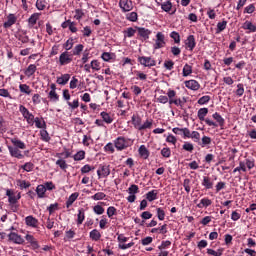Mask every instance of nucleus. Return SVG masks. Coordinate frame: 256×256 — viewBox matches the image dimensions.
I'll list each match as a JSON object with an SVG mask.
<instances>
[{
  "label": "nucleus",
  "mask_w": 256,
  "mask_h": 256,
  "mask_svg": "<svg viewBox=\"0 0 256 256\" xmlns=\"http://www.w3.org/2000/svg\"><path fill=\"white\" fill-rule=\"evenodd\" d=\"M114 146L116 147L117 151H124L129 147V140L125 139L123 136H119L114 140Z\"/></svg>",
  "instance_id": "obj_4"
},
{
  "label": "nucleus",
  "mask_w": 256,
  "mask_h": 256,
  "mask_svg": "<svg viewBox=\"0 0 256 256\" xmlns=\"http://www.w3.org/2000/svg\"><path fill=\"white\" fill-rule=\"evenodd\" d=\"M207 253H208V255L221 256V255H223V249H218L217 251H215L211 248H208Z\"/></svg>",
  "instance_id": "obj_55"
},
{
  "label": "nucleus",
  "mask_w": 256,
  "mask_h": 256,
  "mask_svg": "<svg viewBox=\"0 0 256 256\" xmlns=\"http://www.w3.org/2000/svg\"><path fill=\"white\" fill-rule=\"evenodd\" d=\"M185 86L187 87V89H191L192 91H199V88L201 87L199 82H197L196 80L185 81Z\"/></svg>",
  "instance_id": "obj_16"
},
{
  "label": "nucleus",
  "mask_w": 256,
  "mask_h": 256,
  "mask_svg": "<svg viewBox=\"0 0 256 256\" xmlns=\"http://www.w3.org/2000/svg\"><path fill=\"white\" fill-rule=\"evenodd\" d=\"M161 9L163 11H165L166 13H169V11H171V9H173V4L171 3V1L168 0L164 3H162Z\"/></svg>",
  "instance_id": "obj_39"
},
{
  "label": "nucleus",
  "mask_w": 256,
  "mask_h": 256,
  "mask_svg": "<svg viewBox=\"0 0 256 256\" xmlns=\"http://www.w3.org/2000/svg\"><path fill=\"white\" fill-rule=\"evenodd\" d=\"M212 117H213V119H215V121H217L218 122V126L219 127H223L224 125H225V119L221 116V114H219V113H214L213 115H212Z\"/></svg>",
  "instance_id": "obj_29"
},
{
  "label": "nucleus",
  "mask_w": 256,
  "mask_h": 256,
  "mask_svg": "<svg viewBox=\"0 0 256 256\" xmlns=\"http://www.w3.org/2000/svg\"><path fill=\"white\" fill-rule=\"evenodd\" d=\"M185 45L188 47L189 51H193L195 49V45H197L195 42V36L189 35L186 39Z\"/></svg>",
  "instance_id": "obj_17"
},
{
  "label": "nucleus",
  "mask_w": 256,
  "mask_h": 256,
  "mask_svg": "<svg viewBox=\"0 0 256 256\" xmlns=\"http://www.w3.org/2000/svg\"><path fill=\"white\" fill-rule=\"evenodd\" d=\"M98 179H105L111 175V168L107 164H101L97 170Z\"/></svg>",
  "instance_id": "obj_5"
},
{
  "label": "nucleus",
  "mask_w": 256,
  "mask_h": 256,
  "mask_svg": "<svg viewBox=\"0 0 256 256\" xmlns=\"http://www.w3.org/2000/svg\"><path fill=\"white\" fill-rule=\"evenodd\" d=\"M183 100H181V98H174L173 100H169V105H176V107L183 108V105L187 103V100H185V98H183Z\"/></svg>",
  "instance_id": "obj_26"
},
{
  "label": "nucleus",
  "mask_w": 256,
  "mask_h": 256,
  "mask_svg": "<svg viewBox=\"0 0 256 256\" xmlns=\"http://www.w3.org/2000/svg\"><path fill=\"white\" fill-rule=\"evenodd\" d=\"M81 173L82 175H85V173H90V171H95V167L94 166H91L89 164H86L84 165L82 168H81Z\"/></svg>",
  "instance_id": "obj_50"
},
{
  "label": "nucleus",
  "mask_w": 256,
  "mask_h": 256,
  "mask_svg": "<svg viewBox=\"0 0 256 256\" xmlns=\"http://www.w3.org/2000/svg\"><path fill=\"white\" fill-rule=\"evenodd\" d=\"M19 149L20 148H17L15 146H8L11 157H14L15 159H24L25 155H23V153Z\"/></svg>",
  "instance_id": "obj_11"
},
{
  "label": "nucleus",
  "mask_w": 256,
  "mask_h": 256,
  "mask_svg": "<svg viewBox=\"0 0 256 256\" xmlns=\"http://www.w3.org/2000/svg\"><path fill=\"white\" fill-rule=\"evenodd\" d=\"M72 61L73 57L71 56V54H69V52L65 51L60 54L59 65H61V67L69 65V63H71Z\"/></svg>",
  "instance_id": "obj_8"
},
{
  "label": "nucleus",
  "mask_w": 256,
  "mask_h": 256,
  "mask_svg": "<svg viewBox=\"0 0 256 256\" xmlns=\"http://www.w3.org/2000/svg\"><path fill=\"white\" fill-rule=\"evenodd\" d=\"M135 33H137V30H135L133 27H129L124 31L125 37H135Z\"/></svg>",
  "instance_id": "obj_46"
},
{
  "label": "nucleus",
  "mask_w": 256,
  "mask_h": 256,
  "mask_svg": "<svg viewBox=\"0 0 256 256\" xmlns=\"http://www.w3.org/2000/svg\"><path fill=\"white\" fill-rule=\"evenodd\" d=\"M35 71H37V66L35 64H30L24 73L26 77H32V75H35Z\"/></svg>",
  "instance_id": "obj_28"
},
{
  "label": "nucleus",
  "mask_w": 256,
  "mask_h": 256,
  "mask_svg": "<svg viewBox=\"0 0 256 256\" xmlns=\"http://www.w3.org/2000/svg\"><path fill=\"white\" fill-rule=\"evenodd\" d=\"M11 143L13 144V147H16L18 149H27L25 142H23L17 138H12Z\"/></svg>",
  "instance_id": "obj_24"
},
{
  "label": "nucleus",
  "mask_w": 256,
  "mask_h": 256,
  "mask_svg": "<svg viewBox=\"0 0 256 256\" xmlns=\"http://www.w3.org/2000/svg\"><path fill=\"white\" fill-rule=\"evenodd\" d=\"M20 93H25V95H31V87L27 84H20L19 85Z\"/></svg>",
  "instance_id": "obj_34"
},
{
  "label": "nucleus",
  "mask_w": 256,
  "mask_h": 256,
  "mask_svg": "<svg viewBox=\"0 0 256 256\" xmlns=\"http://www.w3.org/2000/svg\"><path fill=\"white\" fill-rule=\"evenodd\" d=\"M138 31V36L144 39V41H147L149 39V36L151 35V30L143 27H136Z\"/></svg>",
  "instance_id": "obj_15"
},
{
  "label": "nucleus",
  "mask_w": 256,
  "mask_h": 256,
  "mask_svg": "<svg viewBox=\"0 0 256 256\" xmlns=\"http://www.w3.org/2000/svg\"><path fill=\"white\" fill-rule=\"evenodd\" d=\"M19 111L20 113H22L24 119H26L28 125H33L35 123V116L33 115V113L29 112V109H27L23 105H20Z\"/></svg>",
  "instance_id": "obj_3"
},
{
  "label": "nucleus",
  "mask_w": 256,
  "mask_h": 256,
  "mask_svg": "<svg viewBox=\"0 0 256 256\" xmlns=\"http://www.w3.org/2000/svg\"><path fill=\"white\" fill-rule=\"evenodd\" d=\"M213 180H211V177L204 176L202 180V187L205 189H213Z\"/></svg>",
  "instance_id": "obj_21"
},
{
  "label": "nucleus",
  "mask_w": 256,
  "mask_h": 256,
  "mask_svg": "<svg viewBox=\"0 0 256 256\" xmlns=\"http://www.w3.org/2000/svg\"><path fill=\"white\" fill-rule=\"evenodd\" d=\"M56 165H58V167H60V169H62L63 171H65L67 167H69V165H67V162L63 159L57 160Z\"/></svg>",
  "instance_id": "obj_58"
},
{
  "label": "nucleus",
  "mask_w": 256,
  "mask_h": 256,
  "mask_svg": "<svg viewBox=\"0 0 256 256\" xmlns=\"http://www.w3.org/2000/svg\"><path fill=\"white\" fill-rule=\"evenodd\" d=\"M209 101H211V96H202L198 100V105H205V104L209 103Z\"/></svg>",
  "instance_id": "obj_62"
},
{
  "label": "nucleus",
  "mask_w": 256,
  "mask_h": 256,
  "mask_svg": "<svg viewBox=\"0 0 256 256\" xmlns=\"http://www.w3.org/2000/svg\"><path fill=\"white\" fill-rule=\"evenodd\" d=\"M10 241H12V243H15L16 245H23V243H25V239H23V237H21V235L15 233V232H11L8 235Z\"/></svg>",
  "instance_id": "obj_13"
},
{
  "label": "nucleus",
  "mask_w": 256,
  "mask_h": 256,
  "mask_svg": "<svg viewBox=\"0 0 256 256\" xmlns=\"http://www.w3.org/2000/svg\"><path fill=\"white\" fill-rule=\"evenodd\" d=\"M6 195L8 196V203H18L21 199V193L15 194V191L11 189L6 190Z\"/></svg>",
  "instance_id": "obj_10"
},
{
  "label": "nucleus",
  "mask_w": 256,
  "mask_h": 256,
  "mask_svg": "<svg viewBox=\"0 0 256 256\" xmlns=\"http://www.w3.org/2000/svg\"><path fill=\"white\" fill-rule=\"evenodd\" d=\"M46 128H43L40 131V135H41V139L42 141H45L46 143H48V141H51V137H49V132H47V130H45Z\"/></svg>",
  "instance_id": "obj_42"
},
{
  "label": "nucleus",
  "mask_w": 256,
  "mask_h": 256,
  "mask_svg": "<svg viewBox=\"0 0 256 256\" xmlns=\"http://www.w3.org/2000/svg\"><path fill=\"white\" fill-rule=\"evenodd\" d=\"M182 149H184V151H188L189 153H193V149H195V147L192 143L185 142L182 146Z\"/></svg>",
  "instance_id": "obj_57"
},
{
  "label": "nucleus",
  "mask_w": 256,
  "mask_h": 256,
  "mask_svg": "<svg viewBox=\"0 0 256 256\" xmlns=\"http://www.w3.org/2000/svg\"><path fill=\"white\" fill-rule=\"evenodd\" d=\"M101 59L106 62L112 61L113 59H115V53L103 52L101 55Z\"/></svg>",
  "instance_id": "obj_32"
},
{
  "label": "nucleus",
  "mask_w": 256,
  "mask_h": 256,
  "mask_svg": "<svg viewBox=\"0 0 256 256\" xmlns=\"http://www.w3.org/2000/svg\"><path fill=\"white\" fill-rule=\"evenodd\" d=\"M138 62L140 65H143V67H155V65H157V61H155V59L147 56L138 57Z\"/></svg>",
  "instance_id": "obj_6"
},
{
  "label": "nucleus",
  "mask_w": 256,
  "mask_h": 256,
  "mask_svg": "<svg viewBox=\"0 0 256 256\" xmlns=\"http://www.w3.org/2000/svg\"><path fill=\"white\" fill-rule=\"evenodd\" d=\"M128 193L129 195H137V193H139V186H137L136 184H132L128 188Z\"/></svg>",
  "instance_id": "obj_51"
},
{
  "label": "nucleus",
  "mask_w": 256,
  "mask_h": 256,
  "mask_svg": "<svg viewBox=\"0 0 256 256\" xmlns=\"http://www.w3.org/2000/svg\"><path fill=\"white\" fill-rule=\"evenodd\" d=\"M93 211L96 213V215H103L105 213V208L98 204L93 207Z\"/></svg>",
  "instance_id": "obj_56"
},
{
  "label": "nucleus",
  "mask_w": 256,
  "mask_h": 256,
  "mask_svg": "<svg viewBox=\"0 0 256 256\" xmlns=\"http://www.w3.org/2000/svg\"><path fill=\"white\" fill-rule=\"evenodd\" d=\"M119 7H120V9H122L123 13H129V11H133V1L120 0Z\"/></svg>",
  "instance_id": "obj_9"
},
{
  "label": "nucleus",
  "mask_w": 256,
  "mask_h": 256,
  "mask_svg": "<svg viewBox=\"0 0 256 256\" xmlns=\"http://www.w3.org/2000/svg\"><path fill=\"white\" fill-rule=\"evenodd\" d=\"M210 205H213V201L209 198H202L200 200V203L197 204L198 209H207V207H210Z\"/></svg>",
  "instance_id": "obj_18"
},
{
  "label": "nucleus",
  "mask_w": 256,
  "mask_h": 256,
  "mask_svg": "<svg viewBox=\"0 0 256 256\" xmlns=\"http://www.w3.org/2000/svg\"><path fill=\"white\" fill-rule=\"evenodd\" d=\"M26 225H37V219H35L33 216H28L25 219Z\"/></svg>",
  "instance_id": "obj_64"
},
{
  "label": "nucleus",
  "mask_w": 256,
  "mask_h": 256,
  "mask_svg": "<svg viewBox=\"0 0 256 256\" xmlns=\"http://www.w3.org/2000/svg\"><path fill=\"white\" fill-rule=\"evenodd\" d=\"M142 119L141 116H139L138 114H134L131 118V123L132 125L138 130V131H145V129H151V127H153V120H146L143 124H142Z\"/></svg>",
  "instance_id": "obj_1"
},
{
  "label": "nucleus",
  "mask_w": 256,
  "mask_h": 256,
  "mask_svg": "<svg viewBox=\"0 0 256 256\" xmlns=\"http://www.w3.org/2000/svg\"><path fill=\"white\" fill-rule=\"evenodd\" d=\"M39 17H41L40 13L32 14L28 19L29 27H35V25H37V21H39Z\"/></svg>",
  "instance_id": "obj_20"
},
{
  "label": "nucleus",
  "mask_w": 256,
  "mask_h": 256,
  "mask_svg": "<svg viewBox=\"0 0 256 256\" xmlns=\"http://www.w3.org/2000/svg\"><path fill=\"white\" fill-rule=\"evenodd\" d=\"M211 143V137L209 136H203L201 141H200V147H207Z\"/></svg>",
  "instance_id": "obj_49"
},
{
  "label": "nucleus",
  "mask_w": 256,
  "mask_h": 256,
  "mask_svg": "<svg viewBox=\"0 0 256 256\" xmlns=\"http://www.w3.org/2000/svg\"><path fill=\"white\" fill-rule=\"evenodd\" d=\"M73 45H74V40L73 38H69L66 43L63 44L64 49L68 52L71 51V49H73Z\"/></svg>",
  "instance_id": "obj_45"
},
{
  "label": "nucleus",
  "mask_w": 256,
  "mask_h": 256,
  "mask_svg": "<svg viewBox=\"0 0 256 256\" xmlns=\"http://www.w3.org/2000/svg\"><path fill=\"white\" fill-rule=\"evenodd\" d=\"M165 45H167V42H165V34H163L162 32H158L156 34V41L154 44V49H163V47H165Z\"/></svg>",
  "instance_id": "obj_7"
},
{
  "label": "nucleus",
  "mask_w": 256,
  "mask_h": 256,
  "mask_svg": "<svg viewBox=\"0 0 256 256\" xmlns=\"http://www.w3.org/2000/svg\"><path fill=\"white\" fill-rule=\"evenodd\" d=\"M243 29H248V31L255 33L256 26L252 22L246 21L243 25Z\"/></svg>",
  "instance_id": "obj_44"
},
{
  "label": "nucleus",
  "mask_w": 256,
  "mask_h": 256,
  "mask_svg": "<svg viewBox=\"0 0 256 256\" xmlns=\"http://www.w3.org/2000/svg\"><path fill=\"white\" fill-rule=\"evenodd\" d=\"M162 157H165L166 159H169L171 157V149L170 148H163L161 150Z\"/></svg>",
  "instance_id": "obj_63"
},
{
  "label": "nucleus",
  "mask_w": 256,
  "mask_h": 256,
  "mask_svg": "<svg viewBox=\"0 0 256 256\" xmlns=\"http://www.w3.org/2000/svg\"><path fill=\"white\" fill-rule=\"evenodd\" d=\"M90 238L92 241H99L101 239V233L99 230L94 229L90 232Z\"/></svg>",
  "instance_id": "obj_36"
},
{
  "label": "nucleus",
  "mask_w": 256,
  "mask_h": 256,
  "mask_svg": "<svg viewBox=\"0 0 256 256\" xmlns=\"http://www.w3.org/2000/svg\"><path fill=\"white\" fill-rule=\"evenodd\" d=\"M34 123L37 129H47V123L44 120L41 121L39 117L34 118Z\"/></svg>",
  "instance_id": "obj_30"
},
{
  "label": "nucleus",
  "mask_w": 256,
  "mask_h": 256,
  "mask_svg": "<svg viewBox=\"0 0 256 256\" xmlns=\"http://www.w3.org/2000/svg\"><path fill=\"white\" fill-rule=\"evenodd\" d=\"M69 79H71L70 74H62L60 77H57L56 83H58V85H67Z\"/></svg>",
  "instance_id": "obj_19"
},
{
  "label": "nucleus",
  "mask_w": 256,
  "mask_h": 256,
  "mask_svg": "<svg viewBox=\"0 0 256 256\" xmlns=\"http://www.w3.org/2000/svg\"><path fill=\"white\" fill-rule=\"evenodd\" d=\"M15 23H17V16L15 14H9L7 21L3 23V27L4 29H11Z\"/></svg>",
  "instance_id": "obj_12"
},
{
  "label": "nucleus",
  "mask_w": 256,
  "mask_h": 256,
  "mask_svg": "<svg viewBox=\"0 0 256 256\" xmlns=\"http://www.w3.org/2000/svg\"><path fill=\"white\" fill-rule=\"evenodd\" d=\"M79 197V192H75V193H72L68 200L66 201V207L67 209H69V207H71V205H73V203H75V201H77Z\"/></svg>",
  "instance_id": "obj_23"
},
{
  "label": "nucleus",
  "mask_w": 256,
  "mask_h": 256,
  "mask_svg": "<svg viewBox=\"0 0 256 256\" xmlns=\"http://www.w3.org/2000/svg\"><path fill=\"white\" fill-rule=\"evenodd\" d=\"M105 197H107L106 193L98 192V193L94 194L93 196H91V199H93V201H103V199H105Z\"/></svg>",
  "instance_id": "obj_40"
},
{
  "label": "nucleus",
  "mask_w": 256,
  "mask_h": 256,
  "mask_svg": "<svg viewBox=\"0 0 256 256\" xmlns=\"http://www.w3.org/2000/svg\"><path fill=\"white\" fill-rule=\"evenodd\" d=\"M171 39L174 40V43H181V36L179 35V32L173 31L170 34Z\"/></svg>",
  "instance_id": "obj_52"
},
{
  "label": "nucleus",
  "mask_w": 256,
  "mask_h": 256,
  "mask_svg": "<svg viewBox=\"0 0 256 256\" xmlns=\"http://www.w3.org/2000/svg\"><path fill=\"white\" fill-rule=\"evenodd\" d=\"M83 49H84L83 44L76 45L73 50V55H81V53L83 52Z\"/></svg>",
  "instance_id": "obj_59"
},
{
  "label": "nucleus",
  "mask_w": 256,
  "mask_h": 256,
  "mask_svg": "<svg viewBox=\"0 0 256 256\" xmlns=\"http://www.w3.org/2000/svg\"><path fill=\"white\" fill-rule=\"evenodd\" d=\"M209 113V108H200L198 110V114H197V117L200 121H205L206 125H208V127H217V123L216 122H213V120L209 119V118H206L207 117V114Z\"/></svg>",
  "instance_id": "obj_2"
},
{
  "label": "nucleus",
  "mask_w": 256,
  "mask_h": 256,
  "mask_svg": "<svg viewBox=\"0 0 256 256\" xmlns=\"http://www.w3.org/2000/svg\"><path fill=\"white\" fill-rule=\"evenodd\" d=\"M246 163V169H248L249 171H251V169H253V167H255V160L254 159H246L245 160Z\"/></svg>",
  "instance_id": "obj_61"
},
{
  "label": "nucleus",
  "mask_w": 256,
  "mask_h": 256,
  "mask_svg": "<svg viewBox=\"0 0 256 256\" xmlns=\"http://www.w3.org/2000/svg\"><path fill=\"white\" fill-rule=\"evenodd\" d=\"M34 168H35V165H33V163H31V162L25 163V164L22 166V169H23L24 171H27V173L33 171Z\"/></svg>",
  "instance_id": "obj_60"
},
{
  "label": "nucleus",
  "mask_w": 256,
  "mask_h": 256,
  "mask_svg": "<svg viewBox=\"0 0 256 256\" xmlns=\"http://www.w3.org/2000/svg\"><path fill=\"white\" fill-rule=\"evenodd\" d=\"M193 73V67L189 64H185L183 67V77H189Z\"/></svg>",
  "instance_id": "obj_37"
},
{
  "label": "nucleus",
  "mask_w": 256,
  "mask_h": 256,
  "mask_svg": "<svg viewBox=\"0 0 256 256\" xmlns=\"http://www.w3.org/2000/svg\"><path fill=\"white\" fill-rule=\"evenodd\" d=\"M100 115H101L104 123H107L108 125H110V123H113V119H112L111 115H109V113L101 112Z\"/></svg>",
  "instance_id": "obj_38"
},
{
  "label": "nucleus",
  "mask_w": 256,
  "mask_h": 256,
  "mask_svg": "<svg viewBox=\"0 0 256 256\" xmlns=\"http://www.w3.org/2000/svg\"><path fill=\"white\" fill-rule=\"evenodd\" d=\"M186 139H192L194 143L201 144V134L197 131H190L188 129V135L186 136Z\"/></svg>",
  "instance_id": "obj_14"
},
{
  "label": "nucleus",
  "mask_w": 256,
  "mask_h": 256,
  "mask_svg": "<svg viewBox=\"0 0 256 256\" xmlns=\"http://www.w3.org/2000/svg\"><path fill=\"white\" fill-rule=\"evenodd\" d=\"M48 98L50 99V101L56 103V101H59V94H57L56 91H50L48 94Z\"/></svg>",
  "instance_id": "obj_54"
},
{
  "label": "nucleus",
  "mask_w": 256,
  "mask_h": 256,
  "mask_svg": "<svg viewBox=\"0 0 256 256\" xmlns=\"http://www.w3.org/2000/svg\"><path fill=\"white\" fill-rule=\"evenodd\" d=\"M46 5H47V2L45 0L36 1V8L38 9V11H44Z\"/></svg>",
  "instance_id": "obj_53"
},
{
  "label": "nucleus",
  "mask_w": 256,
  "mask_h": 256,
  "mask_svg": "<svg viewBox=\"0 0 256 256\" xmlns=\"http://www.w3.org/2000/svg\"><path fill=\"white\" fill-rule=\"evenodd\" d=\"M17 186L20 187V189H29V187H31V182L17 180Z\"/></svg>",
  "instance_id": "obj_41"
},
{
  "label": "nucleus",
  "mask_w": 256,
  "mask_h": 256,
  "mask_svg": "<svg viewBox=\"0 0 256 256\" xmlns=\"http://www.w3.org/2000/svg\"><path fill=\"white\" fill-rule=\"evenodd\" d=\"M138 153L142 159H149L150 152L145 145L139 147Z\"/></svg>",
  "instance_id": "obj_22"
},
{
  "label": "nucleus",
  "mask_w": 256,
  "mask_h": 256,
  "mask_svg": "<svg viewBox=\"0 0 256 256\" xmlns=\"http://www.w3.org/2000/svg\"><path fill=\"white\" fill-rule=\"evenodd\" d=\"M46 192H47V188L45 187V185L40 184L37 186L36 193H37L39 199H43V197H45Z\"/></svg>",
  "instance_id": "obj_27"
},
{
  "label": "nucleus",
  "mask_w": 256,
  "mask_h": 256,
  "mask_svg": "<svg viewBox=\"0 0 256 256\" xmlns=\"http://www.w3.org/2000/svg\"><path fill=\"white\" fill-rule=\"evenodd\" d=\"M173 133H175V135H181V133L184 135V139H186L187 135H189V128H173L172 129Z\"/></svg>",
  "instance_id": "obj_25"
},
{
  "label": "nucleus",
  "mask_w": 256,
  "mask_h": 256,
  "mask_svg": "<svg viewBox=\"0 0 256 256\" xmlns=\"http://www.w3.org/2000/svg\"><path fill=\"white\" fill-rule=\"evenodd\" d=\"M90 67L93 71H101V62H99V60H92Z\"/></svg>",
  "instance_id": "obj_43"
},
{
  "label": "nucleus",
  "mask_w": 256,
  "mask_h": 256,
  "mask_svg": "<svg viewBox=\"0 0 256 256\" xmlns=\"http://www.w3.org/2000/svg\"><path fill=\"white\" fill-rule=\"evenodd\" d=\"M85 221V209H80L78 210V215H77V223L78 225H81Z\"/></svg>",
  "instance_id": "obj_35"
},
{
  "label": "nucleus",
  "mask_w": 256,
  "mask_h": 256,
  "mask_svg": "<svg viewBox=\"0 0 256 256\" xmlns=\"http://www.w3.org/2000/svg\"><path fill=\"white\" fill-rule=\"evenodd\" d=\"M74 161H83L85 159V151L80 150L73 156Z\"/></svg>",
  "instance_id": "obj_47"
},
{
  "label": "nucleus",
  "mask_w": 256,
  "mask_h": 256,
  "mask_svg": "<svg viewBox=\"0 0 256 256\" xmlns=\"http://www.w3.org/2000/svg\"><path fill=\"white\" fill-rule=\"evenodd\" d=\"M157 195H158L157 190L149 191L146 194V199H147V201H149L151 203L152 201H155L157 199Z\"/></svg>",
  "instance_id": "obj_31"
},
{
  "label": "nucleus",
  "mask_w": 256,
  "mask_h": 256,
  "mask_svg": "<svg viewBox=\"0 0 256 256\" xmlns=\"http://www.w3.org/2000/svg\"><path fill=\"white\" fill-rule=\"evenodd\" d=\"M227 29V21L223 20L222 22L217 23L216 33L219 34Z\"/></svg>",
  "instance_id": "obj_33"
},
{
  "label": "nucleus",
  "mask_w": 256,
  "mask_h": 256,
  "mask_svg": "<svg viewBox=\"0 0 256 256\" xmlns=\"http://www.w3.org/2000/svg\"><path fill=\"white\" fill-rule=\"evenodd\" d=\"M126 19L128 21H131L132 23H135L137 22V19H138V15H137V12H130L126 15Z\"/></svg>",
  "instance_id": "obj_48"
}]
</instances>
